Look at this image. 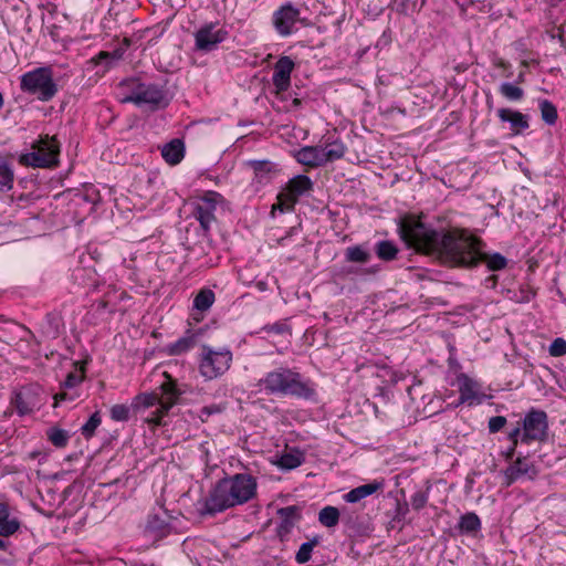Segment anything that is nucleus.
Instances as JSON below:
<instances>
[{
  "instance_id": "a211bd4d",
  "label": "nucleus",
  "mask_w": 566,
  "mask_h": 566,
  "mask_svg": "<svg viewBox=\"0 0 566 566\" xmlns=\"http://www.w3.org/2000/svg\"><path fill=\"white\" fill-rule=\"evenodd\" d=\"M537 475V469L534 463L527 461L524 457H518L504 471V484L510 486L518 479L526 476L533 480Z\"/></svg>"
},
{
  "instance_id": "cd10ccee",
  "label": "nucleus",
  "mask_w": 566,
  "mask_h": 566,
  "mask_svg": "<svg viewBox=\"0 0 566 566\" xmlns=\"http://www.w3.org/2000/svg\"><path fill=\"white\" fill-rule=\"evenodd\" d=\"M216 295L210 289H201L193 298V308L199 312L208 311L214 303Z\"/></svg>"
},
{
  "instance_id": "13d9d810",
  "label": "nucleus",
  "mask_w": 566,
  "mask_h": 566,
  "mask_svg": "<svg viewBox=\"0 0 566 566\" xmlns=\"http://www.w3.org/2000/svg\"><path fill=\"white\" fill-rule=\"evenodd\" d=\"M293 104L297 106V105H300V104H301V102H300V99H298V98H295V99L293 101Z\"/></svg>"
},
{
  "instance_id": "1a4fd4ad",
  "label": "nucleus",
  "mask_w": 566,
  "mask_h": 566,
  "mask_svg": "<svg viewBox=\"0 0 566 566\" xmlns=\"http://www.w3.org/2000/svg\"><path fill=\"white\" fill-rule=\"evenodd\" d=\"M166 380L159 386V407L151 411L144 420L154 426L163 424V419L168 415L170 409L178 402L180 396L184 394L178 388L177 380L174 379L168 373H164Z\"/></svg>"
},
{
  "instance_id": "7c9ffc66",
  "label": "nucleus",
  "mask_w": 566,
  "mask_h": 566,
  "mask_svg": "<svg viewBox=\"0 0 566 566\" xmlns=\"http://www.w3.org/2000/svg\"><path fill=\"white\" fill-rule=\"evenodd\" d=\"M196 344L195 335H186L176 342L169 344L168 353L170 355H181L191 349Z\"/></svg>"
},
{
  "instance_id": "c03bdc74",
  "label": "nucleus",
  "mask_w": 566,
  "mask_h": 566,
  "mask_svg": "<svg viewBox=\"0 0 566 566\" xmlns=\"http://www.w3.org/2000/svg\"><path fill=\"white\" fill-rule=\"evenodd\" d=\"M224 409H226V407L223 405H219V403H213V405H210V406H205V407H202L200 409L199 418L201 419V421L205 422L211 416L223 412Z\"/></svg>"
},
{
  "instance_id": "2eb2a0df",
  "label": "nucleus",
  "mask_w": 566,
  "mask_h": 566,
  "mask_svg": "<svg viewBox=\"0 0 566 566\" xmlns=\"http://www.w3.org/2000/svg\"><path fill=\"white\" fill-rule=\"evenodd\" d=\"M228 32L218 28V23H207L195 33L196 48L199 51L209 52L223 42Z\"/></svg>"
},
{
  "instance_id": "393cba45",
  "label": "nucleus",
  "mask_w": 566,
  "mask_h": 566,
  "mask_svg": "<svg viewBox=\"0 0 566 566\" xmlns=\"http://www.w3.org/2000/svg\"><path fill=\"white\" fill-rule=\"evenodd\" d=\"M163 158L170 165L179 164L185 156V144L180 139H172L164 145L161 149Z\"/></svg>"
},
{
  "instance_id": "8fccbe9b",
  "label": "nucleus",
  "mask_w": 566,
  "mask_h": 566,
  "mask_svg": "<svg viewBox=\"0 0 566 566\" xmlns=\"http://www.w3.org/2000/svg\"><path fill=\"white\" fill-rule=\"evenodd\" d=\"M461 6L464 9H469L470 7H476L479 10H483L485 8V0H462Z\"/></svg>"
},
{
  "instance_id": "20e7f679",
  "label": "nucleus",
  "mask_w": 566,
  "mask_h": 566,
  "mask_svg": "<svg viewBox=\"0 0 566 566\" xmlns=\"http://www.w3.org/2000/svg\"><path fill=\"white\" fill-rule=\"evenodd\" d=\"M120 88L125 93L122 97L123 103H134L137 106L146 105L151 111L165 108L169 104L167 92L155 83L128 78L120 82Z\"/></svg>"
},
{
  "instance_id": "4d7b16f0",
  "label": "nucleus",
  "mask_w": 566,
  "mask_h": 566,
  "mask_svg": "<svg viewBox=\"0 0 566 566\" xmlns=\"http://www.w3.org/2000/svg\"><path fill=\"white\" fill-rule=\"evenodd\" d=\"M3 104H4L3 95L0 92V109L3 107Z\"/></svg>"
},
{
  "instance_id": "4c0bfd02",
  "label": "nucleus",
  "mask_w": 566,
  "mask_h": 566,
  "mask_svg": "<svg viewBox=\"0 0 566 566\" xmlns=\"http://www.w3.org/2000/svg\"><path fill=\"white\" fill-rule=\"evenodd\" d=\"M500 94L509 101H521L524 96V91L512 83L504 82L499 87Z\"/></svg>"
},
{
  "instance_id": "4be33fe9",
  "label": "nucleus",
  "mask_w": 566,
  "mask_h": 566,
  "mask_svg": "<svg viewBox=\"0 0 566 566\" xmlns=\"http://www.w3.org/2000/svg\"><path fill=\"white\" fill-rule=\"evenodd\" d=\"M497 116L502 122H507L514 133L518 134L530 127L528 118L526 115L517 111L509 108H500Z\"/></svg>"
},
{
  "instance_id": "2f4dec72",
  "label": "nucleus",
  "mask_w": 566,
  "mask_h": 566,
  "mask_svg": "<svg viewBox=\"0 0 566 566\" xmlns=\"http://www.w3.org/2000/svg\"><path fill=\"white\" fill-rule=\"evenodd\" d=\"M318 522L325 527H335L339 522V511L335 506L327 505L318 513Z\"/></svg>"
},
{
  "instance_id": "5fc2aeb1",
  "label": "nucleus",
  "mask_w": 566,
  "mask_h": 566,
  "mask_svg": "<svg viewBox=\"0 0 566 566\" xmlns=\"http://www.w3.org/2000/svg\"><path fill=\"white\" fill-rule=\"evenodd\" d=\"M9 546V543L0 537V551H6Z\"/></svg>"
},
{
  "instance_id": "a18cd8bd",
  "label": "nucleus",
  "mask_w": 566,
  "mask_h": 566,
  "mask_svg": "<svg viewBox=\"0 0 566 566\" xmlns=\"http://www.w3.org/2000/svg\"><path fill=\"white\" fill-rule=\"evenodd\" d=\"M263 329L269 334L282 335L290 333V327L283 322H275L273 324L265 325Z\"/></svg>"
},
{
  "instance_id": "6e6552de",
  "label": "nucleus",
  "mask_w": 566,
  "mask_h": 566,
  "mask_svg": "<svg viewBox=\"0 0 566 566\" xmlns=\"http://www.w3.org/2000/svg\"><path fill=\"white\" fill-rule=\"evenodd\" d=\"M60 145L54 137L44 136L33 145V151L20 157V163L34 168H51L56 166Z\"/></svg>"
},
{
  "instance_id": "ea45409f",
  "label": "nucleus",
  "mask_w": 566,
  "mask_h": 566,
  "mask_svg": "<svg viewBox=\"0 0 566 566\" xmlns=\"http://www.w3.org/2000/svg\"><path fill=\"white\" fill-rule=\"evenodd\" d=\"M539 109H541L542 119L546 124L554 125L556 123V120H557V109H556L555 105L552 102H549L547 99L541 101Z\"/></svg>"
},
{
  "instance_id": "dca6fc26",
  "label": "nucleus",
  "mask_w": 566,
  "mask_h": 566,
  "mask_svg": "<svg viewBox=\"0 0 566 566\" xmlns=\"http://www.w3.org/2000/svg\"><path fill=\"white\" fill-rule=\"evenodd\" d=\"M294 62L290 56H281L274 64L272 83L275 87V93L281 94L286 92L291 85V74L294 70Z\"/></svg>"
},
{
  "instance_id": "f8f14e48",
  "label": "nucleus",
  "mask_w": 566,
  "mask_h": 566,
  "mask_svg": "<svg viewBox=\"0 0 566 566\" xmlns=\"http://www.w3.org/2000/svg\"><path fill=\"white\" fill-rule=\"evenodd\" d=\"M220 202H222V196L216 191H209L192 203V214L205 232H208L216 221L214 212Z\"/></svg>"
},
{
  "instance_id": "c9c22d12",
  "label": "nucleus",
  "mask_w": 566,
  "mask_h": 566,
  "mask_svg": "<svg viewBox=\"0 0 566 566\" xmlns=\"http://www.w3.org/2000/svg\"><path fill=\"white\" fill-rule=\"evenodd\" d=\"M482 245V243L480 244V247ZM480 258H479V263L480 262H485L489 270L491 271H499V270H502L506 266L507 264V260L505 256H503L502 254L500 253H494L492 255H488L485 253H483L481 250H480Z\"/></svg>"
},
{
  "instance_id": "37998d69",
  "label": "nucleus",
  "mask_w": 566,
  "mask_h": 566,
  "mask_svg": "<svg viewBox=\"0 0 566 566\" xmlns=\"http://www.w3.org/2000/svg\"><path fill=\"white\" fill-rule=\"evenodd\" d=\"M548 353L553 357L566 355V340L562 337L555 338L548 347Z\"/></svg>"
},
{
  "instance_id": "c85d7f7f",
  "label": "nucleus",
  "mask_w": 566,
  "mask_h": 566,
  "mask_svg": "<svg viewBox=\"0 0 566 566\" xmlns=\"http://www.w3.org/2000/svg\"><path fill=\"white\" fill-rule=\"evenodd\" d=\"M427 0H394L392 8L400 14L409 15L421 10Z\"/></svg>"
},
{
  "instance_id": "f03ea898",
  "label": "nucleus",
  "mask_w": 566,
  "mask_h": 566,
  "mask_svg": "<svg viewBox=\"0 0 566 566\" xmlns=\"http://www.w3.org/2000/svg\"><path fill=\"white\" fill-rule=\"evenodd\" d=\"M258 482L249 473H235L219 480L203 501L202 514L214 515L243 505L256 495Z\"/></svg>"
},
{
  "instance_id": "c756f323",
  "label": "nucleus",
  "mask_w": 566,
  "mask_h": 566,
  "mask_svg": "<svg viewBox=\"0 0 566 566\" xmlns=\"http://www.w3.org/2000/svg\"><path fill=\"white\" fill-rule=\"evenodd\" d=\"M370 253L363 245H352L345 250V259L354 263H367L370 261Z\"/></svg>"
},
{
  "instance_id": "a19ab883",
  "label": "nucleus",
  "mask_w": 566,
  "mask_h": 566,
  "mask_svg": "<svg viewBox=\"0 0 566 566\" xmlns=\"http://www.w3.org/2000/svg\"><path fill=\"white\" fill-rule=\"evenodd\" d=\"M102 422L99 411H95L90 419L82 426L81 432L85 438H91L95 434V430Z\"/></svg>"
},
{
  "instance_id": "423d86ee",
  "label": "nucleus",
  "mask_w": 566,
  "mask_h": 566,
  "mask_svg": "<svg viewBox=\"0 0 566 566\" xmlns=\"http://www.w3.org/2000/svg\"><path fill=\"white\" fill-rule=\"evenodd\" d=\"M345 153V145L334 140L324 145L303 146L295 151L294 158L301 165L315 168L343 158Z\"/></svg>"
},
{
  "instance_id": "603ef678",
  "label": "nucleus",
  "mask_w": 566,
  "mask_h": 566,
  "mask_svg": "<svg viewBox=\"0 0 566 566\" xmlns=\"http://www.w3.org/2000/svg\"><path fill=\"white\" fill-rule=\"evenodd\" d=\"M54 399H55V402L59 403L61 401H64L66 399H70V400H73L74 399V396H70L67 395L66 391H63V392H59L54 396Z\"/></svg>"
},
{
  "instance_id": "f257e3e1",
  "label": "nucleus",
  "mask_w": 566,
  "mask_h": 566,
  "mask_svg": "<svg viewBox=\"0 0 566 566\" xmlns=\"http://www.w3.org/2000/svg\"><path fill=\"white\" fill-rule=\"evenodd\" d=\"M399 233L409 248L450 266L479 264L481 241L464 230L437 231L415 217L400 221Z\"/></svg>"
},
{
  "instance_id": "7ed1b4c3",
  "label": "nucleus",
  "mask_w": 566,
  "mask_h": 566,
  "mask_svg": "<svg viewBox=\"0 0 566 566\" xmlns=\"http://www.w3.org/2000/svg\"><path fill=\"white\" fill-rule=\"evenodd\" d=\"M255 386L266 396L294 397L308 401L317 398L316 384L295 368L285 366L265 373Z\"/></svg>"
},
{
  "instance_id": "f704fd0d",
  "label": "nucleus",
  "mask_w": 566,
  "mask_h": 566,
  "mask_svg": "<svg viewBox=\"0 0 566 566\" xmlns=\"http://www.w3.org/2000/svg\"><path fill=\"white\" fill-rule=\"evenodd\" d=\"M319 542H321V537L319 536H314L308 542L303 543L300 546V548L296 552V554H295V560L298 564L307 563L311 559V557H312V553H313L314 547L317 546L319 544Z\"/></svg>"
},
{
  "instance_id": "6e6d98bb",
  "label": "nucleus",
  "mask_w": 566,
  "mask_h": 566,
  "mask_svg": "<svg viewBox=\"0 0 566 566\" xmlns=\"http://www.w3.org/2000/svg\"><path fill=\"white\" fill-rule=\"evenodd\" d=\"M258 287L260 291H265L266 290V283L265 282H259L258 283Z\"/></svg>"
},
{
  "instance_id": "4468645a",
  "label": "nucleus",
  "mask_w": 566,
  "mask_h": 566,
  "mask_svg": "<svg viewBox=\"0 0 566 566\" xmlns=\"http://www.w3.org/2000/svg\"><path fill=\"white\" fill-rule=\"evenodd\" d=\"M300 10L292 3H285L273 12L272 22L279 35L285 38L296 30L300 20Z\"/></svg>"
},
{
  "instance_id": "412c9836",
  "label": "nucleus",
  "mask_w": 566,
  "mask_h": 566,
  "mask_svg": "<svg viewBox=\"0 0 566 566\" xmlns=\"http://www.w3.org/2000/svg\"><path fill=\"white\" fill-rule=\"evenodd\" d=\"M248 166L253 170V180L260 185L269 184L279 171L277 166L270 160H250Z\"/></svg>"
},
{
  "instance_id": "f3484780",
  "label": "nucleus",
  "mask_w": 566,
  "mask_h": 566,
  "mask_svg": "<svg viewBox=\"0 0 566 566\" xmlns=\"http://www.w3.org/2000/svg\"><path fill=\"white\" fill-rule=\"evenodd\" d=\"M171 517L167 511L154 513L148 516L145 533L154 541L161 539L171 533Z\"/></svg>"
},
{
  "instance_id": "a878e982",
  "label": "nucleus",
  "mask_w": 566,
  "mask_h": 566,
  "mask_svg": "<svg viewBox=\"0 0 566 566\" xmlns=\"http://www.w3.org/2000/svg\"><path fill=\"white\" fill-rule=\"evenodd\" d=\"M154 406L159 407V395L157 392H142L132 400V410L135 413L143 412Z\"/></svg>"
},
{
  "instance_id": "864d4df0",
  "label": "nucleus",
  "mask_w": 566,
  "mask_h": 566,
  "mask_svg": "<svg viewBox=\"0 0 566 566\" xmlns=\"http://www.w3.org/2000/svg\"><path fill=\"white\" fill-rule=\"evenodd\" d=\"M516 447L517 446L511 444V447L506 450V452H505V459L506 460H512V458L515 454Z\"/></svg>"
},
{
  "instance_id": "473e14b6",
  "label": "nucleus",
  "mask_w": 566,
  "mask_h": 566,
  "mask_svg": "<svg viewBox=\"0 0 566 566\" xmlns=\"http://www.w3.org/2000/svg\"><path fill=\"white\" fill-rule=\"evenodd\" d=\"M458 526L462 533L471 534L481 528V521L475 513H467L460 517Z\"/></svg>"
},
{
  "instance_id": "58836bf2",
  "label": "nucleus",
  "mask_w": 566,
  "mask_h": 566,
  "mask_svg": "<svg viewBox=\"0 0 566 566\" xmlns=\"http://www.w3.org/2000/svg\"><path fill=\"white\" fill-rule=\"evenodd\" d=\"M303 461H304V457L302 453L287 452V453H284L281 455V458L279 460V465L285 470H293V469L300 467L303 463Z\"/></svg>"
},
{
  "instance_id": "39448f33",
  "label": "nucleus",
  "mask_w": 566,
  "mask_h": 566,
  "mask_svg": "<svg viewBox=\"0 0 566 566\" xmlns=\"http://www.w3.org/2000/svg\"><path fill=\"white\" fill-rule=\"evenodd\" d=\"M22 92L36 96L41 102L51 101L59 92L51 66L36 67L21 75Z\"/></svg>"
},
{
  "instance_id": "9b49d317",
  "label": "nucleus",
  "mask_w": 566,
  "mask_h": 566,
  "mask_svg": "<svg viewBox=\"0 0 566 566\" xmlns=\"http://www.w3.org/2000/svg\"><path fill=\"white\" fill-rule=\"evenodd\" d=\"M313 188V182L308 176L297 175L289 180L283 191L277 196V208L283 211L292 210L298 198Z\"/></svg>"
},
{
  "instance_id": "3c124183",
  "label": "nucleus",
  "mask_w": 566,
  "mask_h": 566,
  "mask_svg": "<svg viewBox=\"0 0 566 566\" xmlns=\"http://www.w3.org/2000/svg\"><path fill=\"white\" fill-rule=\"evenodd\" d=\"M523 429L520 427H515L512 431L509 432V440L512 442V444L517 446L518 444V438L522 436Z\"/></svg>"
},
{
  "instance_id": "de8ad7c7",
  "label": "nucleus",
  "mask_w": 566,
  "mask_h": 566,
  "mask_svg": "<svg viewBox=\"0 0 566 566\" xmlns=\"http://www.w3.org/2000/svg\"><path fill=\"white\" fill-rule=\"evenodd\" d=\"M506 423V418L503 416H495L489 420V430L491 433L499 432Z\"/></svg>"
},
{
  "instance_id": "6ab92c4d",
  "label": "nucleus",
  "mask_w": 566,
  "mask_h": 566,
  "mask_svg": "<svg viewBox=\"0 0 566 566\" xmlns=\"http://www.w3.org/2000/svg\"><path fill=\"white\" fill-rule=\"evenodd\" d=\"M457 386L460 394L459 403L472 406L481 402V386L476 380L461 373L457 376Z\"/></svg>"
},
{
  "instance_id": "bb28decb",
  "label": "nucleus",
  "mask_w": 566,
  "mask_h": 566,
  "mask_svg": "<svg viewBox=\"0 0 566 566\" xmlns=\"http://www.w3.org/2000/svg\"><path fill=\"white\" fill-rule=\"evenodd\" d=\"M398 252L397 245L389 240H381L375 244V253L382 261L389 262L395 260Z\"/></svg>"
},
{
  "instance_id": "79ce46f5",
  "label": "nucleus",
  "mask_w": 566,
  "mask_h": 566,
  "mask_svg": "<svg viewBox=\"0 0 566 566\" xmlns=\"http://www.w3.org/2000/svg\"><path fill=\"white\" fill-rule=\"evenodd\" d=\"M130 410H132V406L128 407L123 403L114 405L109 411L111 418L114 421H128Z\"/></svg>"
},
{
  "instance_id": "e433bc0d",
  "label": "nucleus",
  "mask_w": 566,
  "mask_h": 566,
  "mask_svg": "<svg viewBox=\"0 0 566 566\" xmlns=\"http://www.w3.org/2000/svg\"><path fill=\"white\" fill-rule=\"evenodd\" d=\"M49 441L56 448H64L70 439V434L66 430L61 428H50L46 432Z\"/></svg>"
},
{
  "instance_id": "0eeeda50",
  "label": "nucleus",
  "mask_w": 566,
  "mask_h": 566,
  "mask_svg": "<svg viewBox=\"0 0 566 566\" xmlns=\"http://www.w3.org/2000/svg\"><path fill=\"white\" fill-rule=\"evenodd\" d=\"M232 358V353L228 348L214 349L209 345H202L199 373L207 380L219 378L230 369Z\"/></svg>"
},
{
  "instance_id": "aec40b11",
  "label": "nucleus",
  "mask_w": 566,
  "mask_h": 566,
  "mask_svg": "<svg viewBox=\"0 0 566 566\" xmlns=\"http://www.w3.org/2000/svg\"><path fill=\"white\" fill-rule=\"evenodd\" d=\"M277 515L281 518V522L277 526V535L283 538L287 536L296 522H298L302 517L301 509L296 505H290L282 507L277 511Z\"/></svg>"
},
{
  "instance_id": "b1692460",
  "label": "nucleus",
  "mask_w": 566,
  "mask_h": 566,
  "mask_svg": "<svg viewBox=\"0 0 566 566\" xmlns=\"http://www.w3.org/2000/svg\"><path fill=\"white\" fill-rule=\"evenodd\" d=\"M384 483L380 481H373L367 484L359 485L355 489H352L349 492L343 495V499L347 503H357L363 499L376 493L381 490Z\"/></svg>"
},
{
  "instance_id": "09e8293b",
  "label": "nucleus",
  "mask_w": 566,
  "mask_h": 566,
  "mask_svg": "<svg viewBox=\"0 0 566 566\" xmlns=\"http://www.w3.org/2000/svg\"><path fill=\"white\" fill-rule=\"evenodd\" d=\"M411 505L415 510H421L428 501V497L422 492H417L411 496Z\"/></svg>"
},
{
  "instance_id": "ddd939ff",
  "label": "nucleus",
  "mask_w": 566,
  "mask_h": 566,
  "mask_svg": "<svg viewBox=\"0 0 566 566\" xmlns=\"http://www.w3.org/2000/svg\"><path fill=\"white\" fill-rule=\"evenodd\" d=\"M40 391L41 389L34 385L24 386L14 391L11 405L20 417L30 415L40 408Z\"/></svg>"
},
{
  "instance_id": "49530a36",
  "label": "nucleus",
  "mask_w": 566,
  "mask_h": 566,
  "mask_svg": "<svg viewBox=\"0 0 566 566\" xmlns=\"http://www.w3.org/2000/svg\"><path fill=\"white\" fill-rule=\"evenodd\" d=\"M83 381V375L77 373H70L66 376V379L62 384L64 389H73L77 387Z\"/></svg>"
},
{
  "instance_id": "5701e85b",
  "label": "nucleus",
  "mask_w": 566,
  "mask_h": 566,
  "mask_svg": "<svg viewBox=\"0 0 566 566\" xmlns=\"http://www.w3.org/2000/svg\"><path fill=\"white\" fill-rule=\"evenodd\" d=\"M20 528V521L12 516L7 503L0 502V536L9 537Z\"/></svg>"
},
{
  "instance_id": "72a5a7b5",
  "label": "nucleus",
  "mask_w": 566,
  "mask_h": 566,
  "mask_svg": "<svg viewBox=\"0 0 566 566\" xmlns=\"http://www.w3.org/2000/svg\"><path fill=\"white\" fill-rule=\"evenodd\" d=\"M14 175L11 166L0 159V191L7 192L13 187Z\"/></svg>"
},
{
  "instance_id": "9d476101",
  "label": "nucleus",
  "mask_w": 566,
  "mask_h": 566,
  "mask_svg": "<svg viewBox=\"0 0 566 566\" xmlns=\"http://www.w3.org/2000/svg\"><path fill=\"white\" fill-rule=\"evenodd\" d=\"M522 429V443L530 444L533 441H544L548 431L547 413L532 408L523 418Z\"/></svg>"
}]
</instances>
